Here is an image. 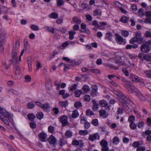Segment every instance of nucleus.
I'll use <instances>...</instances> for the list:
<instances>
[{
  "instance_id": "f257e3e1",
  "label": "nucleus",
  "mask_w": 151,
  "mask_h": 151,
  "mask_svg": "<svg viewBox=\"0 0 151 151\" xmlns=\"http://www.w3.org/2000/svg\"><path fill=\"white\" fill-rule=\"evenodd\" d=\"M127 63L130 64L129 60L125 57L117 56L114 64H108L107 65L111 68L117 70L118 68V66L120 65H128L129 64Z\"/></svg>"
},
{
  "instance_id": "f03ea898",
  "label": "nucleus",
  "mask_w": 151,
  "mask_h": 151,
  "mask_svg": "<svg viewBox=\"0 0 151 151\" xmlns=\"http://www.w3.org/2000/svg\"><path fill=\"white\" fill-rule=\"evenodd\" d=\"M13 115L9 113L5 109L0 108V119L7 125H9V122L13 121Z\"/></svg>"
},
{
  "instance_id": "7ed1b4c3",
  "label": "nucleus",
  "mask_w": 151,
  "mask_h": 151,
  "mask_svg": "<svg viewBox=\"0 0 151 151\" xmlns=\"http://www.w3.org/2000/svg\"><path fill=\"white\" fill-rule=\"evenodd\" d=\"M20 45L19 42L18 41L16 42L14 45L12 51V59L11 60V63L14 65H16L17 64H18L19 62L17 61V53L18 50Z\"/></svg>"
},
{
  "instance_id": "20e7f679",
  "label": "nucleus",
  "mask_w": 151,
  "mask_h": 151,
  "mask_svg": "<svg viewBox=\"0 0 151 151\" xmlns=\"http://www.w3.org/2000/svg\"><path fill=\"white\" fill-rule=\"evenodd\" d=\"M124 86L130 93H132L135 91V87L132 84V82L128 81H127L124 84Z\"/></svg>"
},
{
  "instance_id": "39448f33",
  "label": "nucleus",
  "mask_w": 151,
  "mask_h": 151,
  "mask_svg": "<svg viewBox=\"0 0 151 151\" xmlns=\"http://www.w3.org/2000/svg\"><path fill=\"white\" fill-rule=\"evenodd\" d=\"M151 43L150 41H148L147 42L141 45V51L144 53H146L150 50V46Z\"/></svg>"
},
{
  "instance_id": "423d86ee",
  "label": "nucleus",
  "mask_w": 151,
  "mask_h": 151,
  "mask_svg": "<svg viewBox=\"0 0 151 151\" xmlns=\"http://www.w3.org/2000/svg\"><path fill=\"white\" fill-rule=\"evenodd\" d=\"M116 41L117 43L120 45H124L126 42L123 38L119 34H116Z\"/></svg>"
},
{
  "instance_id": "0eeeda50",
  "label": "nucleus",
  "mask_w": 151,
  "mask_h": 151,
  "mask_svg": "<svg viewBox=\"0 0 151 151\" xmlns=\"http://www.w3.org/2000/svg\"><path fill=\"white\" fill-rule=\"evenodd\" d=\"M68 117L65 115H63L61 116L60 118V120L63 126H65L68 124Z\"/></svg>"
},
{
  "instance_id": "6e6552de",
  "label": "nucleus",
  "mask_w": 151,
  "mask_h": 151,
  "mask_svg": "<svg viewBox=\"0 0 151 151\" xmlns=\"http://www.w3.org/2000/svg\"><path fill=\"white\" fill-rule=\"evenodd\" d=\"M38 137L40 141L43 142H45L46 141L47 136L45 133L42 132L39 134Z\"/></svg>"
},
{
  "instance_id": "1a4fd4ad",
  "label": "nucleus",
  "mask_w": 151,
  "mask_h": 151,
  "mask_svg": "<svg viewBox=\"0 0 151 151\" xmlns=\"http://www.w3.org/2000/svg\"><path fill=\"white\" fill-rule=\"evenodd\" d=\"M129 79L133 82H140L141 79L138 77L136 76L133 74H131L129 76Z\"/></svg>"
},
{
  "instance_id": "9d476101",
  "label": "nucleus",
  "mask_w": 151,
  "mask_h": 151,
  "mask_svg": "<svg viewBox=\"0 0 151 151\" xmlns=\"http://www.w3.org/2000/svg\"><path fill=\"white\" fill-rule=\"evenodd\" d=\"M99 112L100 117L103 118H106L108 116V113L105 110L101 109L99 111Z\"/></svg>"
},
{
  "instance_id": "9b49d317",
  "label": "nucleus",
  "mask_w": 151,
  "mask_h": 151,
  "mask_svg": "<svg viewBox=\"0 0 151 151\" xmlns=\"http://www.w3.org/2000/svg\"><path fill=\"white\" fill-rule=\"evenodd\" d=\"M6 41V33L4 32H1L0 36V44H3Z\"/></svg>"
},
{
  "instance_id": "f8f14e48",
  "label": "nucleus",
  "mask_w": 151,
  "mask_h": 151,
  "mask_svg": "<svg viewBox=\"0 0 151 151\" xmlns=\"http://www.w3.org/2000/svg\"><path fill=\"white\" fill-rule=\"evenodd\" d=\"M99 134L97 133H95L93 135H90L88 139L91 141H93L96 139H99Z\"/></svg>"
},
{
  "instance_id": "ddd939ff",
  "label": "nucleus",
  "mask_w": 151,
  "mask_h": 151,
  "mask_svg": "<svg viewBox=\"0 0 151 151\" xmlns=\"http://www.w3.org/2000/svg\"><path fill=\"white\" fill-rule=\"evenodd\" d=\"M122 94L120 96H118V99L119 101L122 103V104H123L125 103V102L127 100V98L122 93Z\"/></svg>"
},
{
  "instance_id": "4468645a",
  "label": "nucleus",
  "mask_w": 151,
  "mask_h": 151,
  "mask_svg": "<svg viewBox=\"0 0 151 151\" xmlns=\"http://www.w3.org/2000/svg\"><path fill=\"white\" fill-rule=\"evenodd\" d=\"M49 142L51 144L54 145L56 143L57 140L55 138L53 135H51L48 139Z\"/></svg>"
},
{
  "instance_id": "2eb2a0df",
  "label": "nucleus",
  "mask_w": 151,
  "mask_h": 151,
  "mask_svg": "<svg viewBox=\"0 0 151 151\" xmlns=\"http://www.w3.org/2000/svg\"><path fill=\"white\" fill-rule=\"evenodd\" d=\"M99 103L102 107H106L108 109H109L110 107L108 106V103L106 101L103 100L100 101Z\"/></svg>"
},
{
  "instance_id": "dca6fc26",
  "label": "nucleus",
  "mask_w": 151,
  "mask_h": 151,
  "mask_svg": "<svg viewBox=\"0 0 151 151\" xmlns=\"http://www.w3.org/2000/svg\"><path fill=\"white\" fill-rule=\"evenodd\" d=\"M93 104L92 106V109L93 111H97L98 109V104L96 102V101L95 100H93L92 101Z\"/></svg>"
},
{
  "instance_id": "f3484780",
  "label": "nucleus",
  "mask_w": 151,
  "mask_h": 151,
  "mask_svg": "<svg viewBox=\"0 0 151 151\" xmlns=\"http://www.w3.org/2000/svg\"><path fill=\"white\" fill-rule=\"evenodd\" d=\"M27 42H26L24 44V48L22 50L21 52V54L19 56V61H21V57L23 55L24 52L25 51H26L27 49Z\"/></svg>"
},
{
  "instance_id": "a211bd4d",
  "label": "nucleus",
  "mask_w": 151,
  "mask_h": 151,
  "mask_svg": "<svg viewBox=\"0 0 151 151\" xmlns=\"http://www.w3.org/2000/svg\"><path fill=\"white\" fill-rule=\"evenodd\" d=\"M113 35L110 32H109L106 34L105 38L109 40L112 41L113 40Z\"/></svg>"
},
{
  "instance_id": "6ab92c4d",
  "label": "nucleus",
  "mask_w": 151,
  "mask_h": 151,
  "mask_svg": "<svg viewBox=\"0 0 151 151\" xmlns=\"http://www.w3.org/2000/svg\"><path fill=\"white\" fill-rule=\"evenodd\" d=\"M136 95L139 97L142 101H144L146 100V98L140 92H137Z\"/></svg>"
},
{
  "instance_id": "aec40b11",
  "label": "nucleus",
  "mask_w": 151,
  "mask_h": 151,
  "mask_svg": "<svg viewBox=\"0 0 151 151\" xmlns=\"http://www.w3.org/2000/svg\"><path fill=\"white\" fill-rule=\"evenodd\" d=\"M145 12L144 10L142 8L138 10V14L140 17H142L145 15Z\"/></svg>"
},
{
  "instance_id": "412c9836",
  "label": "nucleus",
  "mask_w": 151,
  "mask_h": 151,
  "mask_svg": "<svg viewBox=\"0 0 151 151\" xmlns=\"http://www.w3.org/2000/svg\"><path fill=\"white\" fill-rule=\"evenodd\" d=\"M69 35V39L72 40L74 38V35L76 34V32L73 30H71L68 32Z\"/></svg>"
},
{
  "instance_id": "4be33fe9",
  "label": "nucleus",
  "mask_w": 151,
  "mask_h": 151,
  "mask_svg": "<svg viewBox=\"0 0 151 151\" xmlns=\"http://www.w3.org/2000/svg\"><path fill=\"white\" fill-rule=\"evenodd\" d=\"M49 104L48 103H46L44 104H42V107L41 108L42 109L45 111H47L49 110Z\"/></svg>"
},
{
  "instance_id": "5701e85b",
  "label": "nucleus",
  "mask_w": 151,
  "mask_h": 151,
  "mask_svg": "<svg viewBox=\"0 0 151 151\" xmlns=\"http://www.w3.org/2000/svg\"><path fill=\"white\" fill-rule=\"evenodd\" d=\"M49 16L50 18L56 19L58 17V15L56 13L52 12L51 14L49 15Z\"/></svg>"
},
{
  "instance_id": "b1692460",
  "label": "nucleus",
  "mask_w": 151,
  "mask_h": 151,
  "mask_svg": "<svg viewBox=\"0 0 151 151\" xmlns=\"http://www.w3.org/2000/svg\"><path fill=\"white\" fill-rule=\"evenodd\" d=\"M79 115V113L77 110H75L73 111V113L72 115V118H75L78 116Z\"/></svg>"
},
{
  "instance_id": "393cba45",
  "label": "nucleus",
  "mask_w": 151,
  "mask_h": 151,
  "mask_svg": "<svg viewBox=\"0 0 151 151\" xmlns=\"http://www.w3.org/2000/svg\"><path fill=\"white\" fill-rule=\"evenodd\" d=\"M27 117L29 119L32 121H33V120L35 117V115L32 113L29 114L27 115Z\"/></svg>"
},
{
  "instance_id": "a878e982",
  "label": "nucleus",
  "mask_w": 151,
  "mask_h": 151,
  "mask_svg": "<svg viewBox=\"0 0 151 151\" xmlns=\"http://www.w3.org/2000/svg\"><path fill=\"white\" fill-rule=\"evenodd\" d=\"M100 145L102 147L108 146V142L106 140L103 139L100 142Z\"/></svg>"
},
{
  "instance_id": "bb28decb",
  "label": "nucleus",
  "mask_w": 151,
  "mask_h": 151,
  "mask_svg": "<svg viewBox=\"0 0 151 151\" xmlns=\"http://www.w3.org/2000/svg\"><path fill=\"white\" fill-rule=\"evenodd\" d=\"M45 29L47 30L49 32H51L52 33H54V29L53 27H45Z\"/></svg>"
},
{
  "instance_id": "cd10ccee",
  "label": "nucleus",
  "mask_w": 151,
  "mask_h": 151,
  "mask_svg": "<svg viewBox=\"0 0 151 151\" xmlns=\"http://www.w3.org/2000/svg\"><path fill=\"white\" fill-rule=\"evenodd\" d=\"M119 142V138L116 137H114L113 139V143L115 145H117Z\"/></svg>"
},
{
  "instance_id": "c85d7f7f",
  "label": "nucleus",
  "mask_w": 151,
  "mask_h": 151,
  "mask_svg": "<svg viewBox=\"0 0 151 151\" xmlns=\"http://www.w3.org/2000/svg\"><path fill=\"white\" fill-rule=\"evenodd\" d=\"M83 90L85 93H87L90 91V88L87 85H85L83 87Z\"/></svg>"
},
{
  "instance_id": "c756f323",
  "label": "nucleus",
  "mask_w": 151,
  "mask_h": 151,
  "mask_svg": "<svg viewBox=\"0 0 151 151\" xmlns=\"http://www.w3.org/2000/svg\"><path fill=\"white\" fill-rule=\"evenodd\" d=\"M75 96L79 97L82 93V91L80 90H77L74 92Z\"/></svg>"
},
{
  "instance_id": "7c9ffc66",
  "label": "nucleus",
  "mask_w": 151,
  "mask_h": 151,
  "mask_svg": "<svg viewBox=\"0 0 151 151\" xmlns=\"http://www.w3.org/2000/svg\"><path fill=\"white\" fill-rule=\"evenodd\" d=\"M36 117L37 119L40 120L43 118V114L42 112H39L36 114Z\"/></svg>"
},
{
  "instance_id": "2f4dec72",
  "label": "nucleus",
  "mask_w": 151,
  "mask_h": 151,
  "mask_svg": "<svg viewBox=\"0 0 151 151\" xmlns=\"http://www.w3.org/2000/svg\"><path fill=\"white\" fill-rule=\"evenodd\" d=\"M59 105L62 107H65L68 105L67 101H60L59 103Z\"/></svg>"
},
{
  "instance_id": "473e14b6",
  "label": "nucleus",
  "mask_w": 151,
  "mask_h": 151,
  "mask_svg": "<svg viewBox=\"0 0 151 151\" xmlns=\"http://www.w3.org/2000/svg\"><path fill=\"white\" fill-rule=\"evenodd\" d=\"M121 35L124 37L128 36L129 35V32L127 31L122 30L121 31Z\"/></svg>"
},
{
  "instance_id": "72a5a7b5",
  "label": "nucleus",
  "mask_w": 151,
  "mask_h": 151,
  "mask_svg": "<svg viewBox=\"0 0 151 151\" xmlns=\"http://www.w3.org/2000/svg\"><path fill=\"white\" fill-rule=\"evenodd\" d=\"M101 11L100 9H97L93 12V14L94 16L100 15L101 14Z\"/></svg>"
},
{
  "instance_id": "f704fd0d",
  "label": "nucleus",
  "mask_w": 151,
  "mask_h": 151,
  "mask_svg": "<svg viewBox=\"0 0 151 151\" xmlns=\"http://www.w3.org/2000/svg\"><path fill=\"white\" fill-rule=\"evenodd\" d=\"M129 126L132 130L135 129L137 128V125L134 122L130 123Z\"/></svg>"
},
{
  "instance_id": "c9c22d12",
  "label": "nucleus",
  "mask_w": 151,
  "mask_h": 151,
  "mask_svg": "<svg viewBox=\"0 0 151 151\" xmlns=\"http://www.w3.org/2000/svg\"><path fill=\"white\" fill-rule=\"evenodd\" d=\"M45 86L47 89H49L52 86L51 81H48L46 83Z\"/></svg>"
},
{
  "instance_id": "e433bc0d",
  "label": "nucleus",
  "mask_w": 151,
  "mask_h": 151,
  "mask_svg": "<svg viewBox=\"0 0 151 151\" xmlns=\"http://www.w3.org/2000/svg\"><path fill=\"white\" fill-rule=\"evenodd\" d=\"M127 103L130 105L133 106L134 104L132 101L129 99L127 98V100L125 102L124 104Z\"/></svg>"
},
{
  "instance_id": "4c0bfd02",
  "label": "nucleus",
  "mask_w": 151,
  "mask_h": 151,
  "mask_svg": "<svg viewBox=\"0 0 151 151\" xmlns=\"http://www.w3.org/2000/svg\"><path fill=\"white\" fill-rule=\"evenodd\" d=\"M88 132L86 130H81L79 132V134L81 135H85L88 134Z\"/></svg>"
},
{
  "instance_id": "58836bf2",
  "label": "nucleus",
  "mask_w": 151,
  "mask_h": 151,
  "mask_svg": "<svg viewBox=\"0 0 151 151\" xmlns=\"http://www.w3.org/2000/svg\"><path fill=\"white\" fill-rule=\"evenodd\" d=\"M135 119V117L133 116H130L128 118V121L130 123L134 122V121Z\"/></svg>"
},
{
  "instance_id": "ea45409f",
  "label": "nucleus",
  "mask_w": 151,
  "mask_h": 151,
  "mask_svg": "<svg viewBox=\"0 0 151 151\" xmlns=\"http://www.w3.org/2000/svg\"><path fill=\"white\" fill-rule=\"evenodd\" d=\"M142 137H145L146 134H147L148 135H150V134H151V131L147 130L145 132H142Z\"/></svg>"
},
{
  "instance_id": "a19ab883",
  "label": "nucleus",
  "mask_w": 151,
  "mask_h": 151,
  "mask_svg": "<svg viewBox=\"0 0 151 151\" xmlns=\"http://www.w3.org/2000/svg\"><path fill=\"white\" fill-rule=\"evenodd\" d=\"M145 15L148 19H150L151 18V12L147 11L145 13Z\"/></svg>"
},
{
  "instance_id": "79ce46f5",
  "label": "nucleus",
  "mask_w": 151,
  "mask_h": 151,
  "mask_svg": "<svg viewBox=\"0 0 151 151\" xmlns=\"http://www.w3.org/2000/svg\"><path fill=\"white\" fill-rule=\"evenodd\" d=\"M97 89L96 88H93L92 90L91 95L93 96H95L96 95Z\"/></svg>"
},
{
  "instance_id": "37998d69",
  "label": "nucleus",
  "mask_w": 151,
  "mask_h": 151,
  "mask_svg": "<svg viewBox=\"0 0 151 151\" xmlns=\"http://www.w3.org/2000/svg\"><path fill=\"white\" fill-rule=\"evenodd\" d=\"M30 27L32 30L35 31H37L39 30V27L37 26L32 24L30 25Z\"/></svg>"
},
{
  "instance_id": "c03bdc74",
  "label": "nucleus",
  "mask_w": 151,
  "mask_h": 151,
  "mask_svg": "<svg viewBox=\"0 0 151 151\" xmlns=\"http://www.w3.org/2000/svg\"><path fill=\"white\" fill-rule=\"evenodd\" d=\"M144 59L147 61H151V56L149 55H145L144 56Z\"/></svg>"
},
{
  "instance_id": "a18cd8bd",
  "label": "nucleus",
  "mask_w": 151,
  "mask_h": 151,
  "mask_svg": "<svg viewBox=\"0 0 151 151\" xmlns=\"http://www.w3.org/2000/svg\"><path fill=\"white\" fill-rule=\"evenodd\" d=\"M74 106L76 108H78L82 106V104L80 102L77 101L75 102Z\"/></svg>"
},
{
  "instance_id": "49530a36",
  "label": "nucleus",
  "mask_w": 151,
  "mask_h": 151,
  "mask_svg": "<svg viewBox=\"0 0 151 151\" xmlns=\"http://www.w3.org/2000/svg\"><path fill=\"white\" fill-rule=\"evenodd\" d=\"M37 66L36 70H39L40 68H41L42 66L40 62L37 61L36 64Z\"/></svg>"
},
{
  "instance_id": "de8ad7c7",
  "label": "nucleus",
  "mask_w": 151,
  "mask_h": 151,
  "mask_svg": "<svg viewBox=\"0 0 151 151\" xmlns=\"http://www.w3.org/2000/svg\"><path fill=\"white\" fill-rule=\"evenodd\" d=\"M144 124V123L143 122H138L137 123V125L138 128H142Z\"/></svg>"
},
{
  "instance_id": "09e8293b",
  "label": "nucleus",
  "mask_w": 151,
  "mask_h": 151,
  "mask_svg": "<svg viewBox=\"0 0 151 151\" xmlns=\"http://www.w3.org/2000/svg\"><path fill=\"white\" fill-rule=\"evenodd\" d=\"M112 91L117 96V97L118 96H120L121 95H122V93L120 91H117L114 89H113Z\"/></svg>"
},
{
  "instance_id": "8fccbe9b",
  "label": "nucleus",
  "mask_w": 151,
  "mask_h": 151,
  "mask_svg": "<svg viewBox=\"0 0 151 151\" xmlns=\"http://www.w3.org/2000/svg\"><path fill=\"white\" fill-rule=\"evenodd\" d=\"M91 99L90 96L88 95H86L84 97V101L86 102L89 101Z\"/></svg>"
},
{
  "instance_id": "3c124183",
  "label": "nucleus",
  "mask_w": 151,
  "mask_h": 151,
  "mask_svg": "<svg viewBox=\"0 0 151 151\" xmlns=\"http://www.w3.org/2000/svg\"><path fill=\"white\" fill-rule=\"evenodd\" d=\"M30 126L33 129L35 128L36 127V124L34 121H32L30 123Z\"/></svg>"
},
{
  "instance_id": "603ef678",
  "label": "nucleus",
  "mask_w": 151,
  "mask_h": 151,
  "mask_svg": "<svg viewBox=\"0 0 151 151\" xmlns=\"http://www.w3.org/2000/svg\"><path fill=\"white\" fill-rule=\"evenodd\" d=\"M57 5L58 6H61L64 4V2L62 0H57Z\"/></svg>"
},
{
  "instance_id": "864d4df0",
  "label": "nucleus",
  "mask_w": 151,
  "mask_h": 151,
  "mask_svg": "<svg viewBox=\"0 0 151 151\" xmlns=\"http://www.w3.org/2000/svg\"><path fill=\"white\" fill-rule=\"evenodd\" d=\"M28 108L29 109H32L35 106V104L32 102H31L27 104Z\"/></svg>"
},
{
  "instance_id": "5fc2aeb1",
  "label": "nucleus",
  "mask_w": 151,
  "mask_h": 151,
  "mask_svg": "<svg viewBox=\"0 0 151 151\" xmlns=\"http://www.w3.org/2000/svg\"><path fill=\"white\" fill-rule=\"evenodd\" d=\"M72 133L70 131H67L65 133V135L68 137H70L72 136Z\"/></svg>"
},
{
  "instance_id": "6e6d98bb",
  "label": "nucleus",
  "mask_w": 151,
  "mask_h": 151,
  "mask_svg": "<svg viewBox=\"0 0 151 151\" xmlns=\"http://www.w3.org/2000/svg\"><path fill=\"white\" fill-rule=\"evenodd\" d=\"M130 9L134 12L136 11L137 10V6L134 4L132 5L130 8Z\"/></svg>"
},
{
  "instance_id": "4d7b16f0",
  "label": "nucleus",
  "mask_w": 151,
  "mask_h": 151,
  "mask_svg": "<svg viewBox=\"0 0 151 151\" xmlns=\"http://www.w3.org/2000/svg\"><path fill=\"white\" fill-rule=\"evenodd\" d=\"M25 81L26 82H29L31 81V78L30 76L27 75L25 76Z\"/></svg>"
},
{
  "instance_id": "13d9d810",
  "label": "nucleus",
  "mask_w": 151,
  "mask_h": 151,
  "mask_svg": "<svg viewBox=\"0 0 151 151\" xmlns=\"http://www.w3.org/2000/svg\"><path fill=\"white\" fill-rule=\"evenodd\" d=\"M72 144L76 146L78 145H79V142L77 140L74 139L73 140Z\"/></svg>"
},
{
  "instance_id": "bf43d9fd",
  "label": "nucleus",
  "mask_w": 151,
  "mask_h": 151,
  "mask_svg": "<svg viewBox=\"0 0 151 151\" xmlns=\"http://www.w3.org/2000/svg\"><path fill=\"white\" fill-rule=\"evenodd\" d=\"M91 123L92 124H93L94 126H97L98 124V119H93Z\"/></svg>"
},
{
  "instance_id": "052dcab7",
  "label": "nucleus",
  "mask_w": 151,
  "mask_h": 151,
  "mask_svg": "<svg viewBox=\"0 0 151 151\" xmlns=\"http://www.w3.org/2000/svg\"><path fill=\"white\" fill-rule=\"evenodd\" d=\"M139 142H135L132 144V146L134 148H137L139 146Z\"/></svg>"
},
{
  "instance_id": "680f3d73",
  "label": "nucleus",
  "mask_w": 151,
  "mask_h": 151,
  "mask_svg": "<svg viewBox=\"0 0 151 151\" xmlns=\"http://www.w3.org/2000/svg\"><path fill=\"white\" fill-rule=\"evenodd\" d=\"M122 72L125 74L126 76H128L129 75V73L127 70L126 69L123 68L122 69Z\"/></svg>"
},
{
  "instance_id": "e2e57ef3",
  "label": "nucleus",
  "mask_w": 151,
  "mask_h": 151,
  "mask_svg": "<svg viewBox=\"0 0 151 151\" xmlns=\"http://www.w3.org/2000/svg\"><path fill=\"white\" fill-rule=\"evenodd\" d=\"M86 114L89 115H93L94 114L91 110H88L86 111Z\"/></svg>"
},
{
  "instance_id": "0e129e2a",
  "label": "nucleus",
  "mask_w": 151,
  "mask_h": 151,
  "mask_svg": "<svg viewBox=\"0 0 151 151\" xmlns=\"http://www.w3.org/2000/svg\"><path fill=\"white\" fill-rule=\"evenodd\" d=\"M48 131L50 133H52L54 132V128L51 126H50L48 127Z\"/></svg>"
},
{
  "instance_id": "69168bd1",
  "label": "nucleus",
  "mask_w": 151,
  "mask_h": 151,
  "mask_svg": "<svg viewBox=\"0 0 151 151\" xmlns=\"http://www.w3.org/2000/svg\"><path fill=\"white\" fill-rule=\"evenodd\" d=\"M145 149L146 148L144 147H140L137 148V151H145Z\"/></svg>"
},
{
  "instance_id": "338daca9",
  "label": "nucleus",
  "mask_w": 151,
  "mask_h": 151,
  "mask_svg": "<svg viewBox=\"0 0 151 151\" xmlns=\"http://www.w3.org/2000/svg\"><path fill=\"white\" fill-rule=\"evenodd\" d=\"M137 39L135 37H134L132 38L130 40V42L131 44H132L134 42H137Z\"/></svg>"
},
{
  "instance_id": "774afa93",
  "label": "nucleus",
  "mask_w": 151,
  "mask_h": 151,
  "mask_svg": "<svg viewBox=\"0 0 151 151\" xmlns=\"http://www.w3.org/2000/svg\"><path fill=\"white\" fill-rule=\"evenodd\" d=\"M109 148L108 146H103L101 148V151H109Z\"/></svg>"
}]
</instances>
